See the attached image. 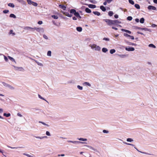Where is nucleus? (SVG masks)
Listing matches in <instances>:
<instances>
[{"mask_svg": "<svg viewBox=\"0 0 157 157\" xmlns=\"http://www.w3.org/2000/svg\"><path fill=\"white\" fill-rule=\"evenodd\" d=\"M89 46L92 49H94L96 51H100L101 49L100 47L95 44H90Z\"/></svg>", "mask_w": 157, "mask_h": 157, "instance_id": "f257e3e1", "label": "nucleus"}, {"mask_svg": "<svg viewBox=\"0 0 157 157\" xmlns=\"http://www.w3.org/2000/svg\"><path fill=\"white\" fill-rule=\"evenodd\" d=\"M34 29L36 30L37 31L40 33H43L44 32V29L43 28H36L35 27L34 28Z\"/></svg>", "mask_w": 157, "mask_h": 157, "instance_id": "f03ea898", "label": "nucleus"}, {"mask_svg": "<svg viewBox=\"0 0 157 157\" xmlns=\"http://www.w3.org/2000/svg\"><path fill=\"white\" fill-rule=\"evenodd\" d=\"M27 2L29 4H32L34 6H37V4L35 2H34L31 0H27Z\"/></svg>", "mask_w": 157, "mask_h": 157, "instance_id": "7ed1b4c3", "label": "nucleus"}, {"mask_svg": "<svg viewBox=\"0 0 157 157\" xmlns=\"http://www.w3.org/2000/svg\"><path fill=\"white\" fill-rule=\"evenodd\" d=\"M104 21L109 25H113V20L109 19H105Z\"/></svg>", "mask_w": 157, "mask_h": 157, "instance_id": "20e7f679", "label": "nucleus"}, {"mask_svg": "<svg viewBox=\"0 0 157 157\" xmlns=\"http://www.w3.org/2000/svg\"><path fill=\"white\" fill-rule=\"evenodd\" d=\"M13 67L14 68V69L15 70H18L19 71H23L24 70V69L21 67H17L14 66H13Z\"/></svg>", "mask_w": 157, "mask_h": 157, "instance_id": "39448f33", "label": "nucleus"}, {"mask_svg": "<svg viewBox=\"0 0 157 157\" xmlns=\"http://www.w3.org/2000/svg\"><path fill=\"white\" fill-rule=\"evenodd\" d=\"M125 50L128 51H133L135 50V49L132 47H125Z\"/></svg>", "mask_w": 157, "mask_h": 157, "instance_id": "423d86ee", "label": "nucleus"}, {"mask_svg": "<svg viewBox=\"0 0 157 157\" xmlns=\"http://www.w3.org/2000/svg\"><path fill=\"white\" fill-rule=\"evenodd\" d=\"M147 8L149 10H156V8L155 7L151 5L149 6Z\"/></svg>", "mask_w": 157, "mask_h": 157, "instance_id": "0eeeda50", "label": "nucleus"}, {"mask_svg": "<svg viewBox=\"0 0 157 157\" xmlns=\"http://www.w3.org/2000/svg\"><path fill=\"white\" fill-rule=\"evenodd\" d=\"M62 13H63V14L65 15L66 16L68 17H71L72 16V15L69 14V13L68 12L63 11L62 12Z\"/></svg>", "mask_w": 157, "mask_h": 157, "instance_id": "6e6552de", "label": "nucleus"}, {"mask_svg": "<svg viewBox=\"0 0 157 157\" xmlns=\"http://www.w3.org/2000/svg\"><path fill=\"white\" fill-rule=\"evenodd\" d=\"M35 137L36 138L40 139H42L44 138H47V137L46 136H35Z\"/></svg>", "mask_w": 157, "mask_h": 157, "instance_id": "1a4fd4ad", "label": "nucleus"}, {"mask_svg": "<svg viewBox=\"0 0 157 157\" xmlns=\"http://www.w3.org/2000/svg\"><path fill=\"white\" fill-rule=\"evenodd\" d=\"M72 143H73L74 144H76V143H79V144H86V143L85 142H81L79 141H72Z\"/></svg>", "mask_w": 157, "mask_h": 157, "instance_id": "9d476101", "label": "nucleus"}, {"mask_svg": "<svg viewBox=\"0 0 157 157\" xmlns=\"http://www.w3.org/2000/svg\"><path fill=\"white\" fill-rule=\"evenodd\" d=\"M24 29L25 30H29L30 29H34V28H32V27H29V26L25 27L24 28Z\"/></svg>", "mask_w": 157, "mask_h": 157, "instance_id": "9b49d317", "label": "nucleus"}, {"mask_svg": "<svg viewBox=\"0 0 157 157\" xmlns=\"http://www.w3.org/2000/svg\"><path fill=\"white\" fill-rule=\"evenodd\" d=\"M10 35H11L12 36H14L15 35V33L13 32V30H10L9 33Z\"/></svg>", "mask_w": 157, "mask_h": 157, "instance_id": "f8f14e48", "label": "nucleus"}, {"mask_svg": "<svg viewBox=\"0 0 157 157\" xmlns=\"http://www.w3.org/2000/svg\"><path fill=\"white\" fill-rule=\"evenodd\" d=\"M141 30H144L145 31H148L149 32H151V29L147 28H142V29H141Z\"/></svg>", "mask_w": 157, "mask_h": 157, "instance_id": "ddd939ff", "label": "nucleus"}, {"mask_svg": "<svg viewBox=\"0 0 157 157\" xmlns=\"http://www.w3.org/2000/svg\"><path fill=\"white\" fill-rule=\"evenodd\" d=\"M59 6L60 8H61L62 9H63V10H65L66 8V7L62 5H59Z\"/></svg>", "mask_w": 157, "mask_h": 157, "instance_id": "4468645a", "label": "nucleus"}, {"mask_svg": "<svg viewBox=\"0 0 157 157\" xmlns=\"http://www.w3.org/2000/svg\"><path fill=\"white\" fill-rule=\"evenodd\" d=\"M88 7L91 8H96V6L95 5H92V4H89L88 5Z\"/></svg>", "mask_w": 157, "mask_h": 157, "instance_id": "2eb2a0df", "label": "nucleus"}, {"mask_svg": "<svg viewBox=\"0 0 157 157\" xmlns=\"http://www.w3.org/2000/svg\"><path fill=\"white\" fill-rule=\"evenodd\" d=\"M100 9L103 11H106V9L105 7L103 6H100Z\"/></svg>", "mask_w": 157, "mask_h": 157, "instance_id": "dca6fc26", "label": "nucleus"}, {"mask_svg": "<svg viewBox=\"0 0 157 157\" xmlns=\"http://www.w3.org/2000/svg\"><path fill=\"white\" fill-rule=\"evenodd\" d=\"M7 87L11 90H14V88L13 86L9 84Z\"/></svg>", "mask_w": 157, "mask_h": 157, "instance_id": "f3484780", "label": "nucleus"}, {"mask_svg": "<svg viewBox=\"0 0 157 157\" xmlns=\"http://www.w3.org/2000/svg\"><path fill=\"white\" fill-rule=\"evenodd\" d=\"M76 30L78 32H81L82 31V29L81 27H78L76 28Z\"/></svg>", "mask_w": 157, "mask_h": 157, "instance_id": "a211bd4d", "label": "nucleus"}, {"mask_svg": "<svg viewBox=\"0 0 157 157\" xmlns=\"http://www.w3.org/2000/svg\"><path fill=\"white\" fill-rule=\"evenodd\" d=\"M83 85L84 86H90L91 85V84L88 82H85L83 83Z\"/></svg>", "mask_w": 157, "mask_h": 157, "instance_id": "6ab92c4d", "label": "nucleus"}, {"mask_svg": "<svg viewBox=\"0 0 157 157\" xmlns=\"http://www.w3.org/2000/svg\"><path fill=\"white\" fill-rule=\"evenodd\" d=\"M8 57L9 59L10 60L16 63V61H15V60L13 58H12L10 56H8Z\"/></svg>", "mask_w": 157, "mask_h": 157, "instance_id": "aec40b11", "label": "nucleus"}, {"mask_svg": "<svg viewBox=\"0 0 157 157\" xmlns=\"http://www.w3.org/2000/svg\"><path fill=\"white\" fill-rule=\"evenodd\" d=\"M35 62H36V63L38 64V65L40 66H43V64L42 63H40L39 62L36 61V60H35Z\"/></svg>", "mask_w": 157, "mask_h": 157, "instance_id": "412c9836", "label": "nucleus"}, {"mask_svg": "<svg viewBox=\"0 0 157 157\" xmlns=\"http://www.w3.org/2000/svg\"><path fill=\"white\" fill-rule=\"evenodd\" d=\"M85 11L88 13H90L91 12V10L88 8H86L85 10Z\"/></svg>", "mask_w": 157, "mask_h": 157, "instance_id": "4be33fe9", "label": "nucleus"}, {"mask_svg": "<svg viewBox=\"0 0 157 157\" xmlns=\"http://www.w3.org/2000/svg\"><path fill=\"white\" fill-rule=\"evenodd\" d=\"M113 25L120 23L119 21L117 20H113Z\"/></svg>", "mask_w": 157, "mask_h": 157, "instance_id": "5701e85b", "label": "nucleus"}, {"mask_svg": "<svg viewBox=\"0 0 157 157\" xmlns=\"http://www.w3.org/2000/svg\"><path fill=\"white\" fill-rule=\"evenodd\" d=\"M78 139L79 140L83 141H86L87 140V139H86V138H78Z\"/></svg>", "mask_w": 157, "mask_h": 157, "instance_id": "b1692460", "label": "nucleus"}, {"mask_svg": "<svg viewBox=\"0 0 157 157\" xmlns=\"http://www.w3.org/2000/svg\"><path fill=\"white\" fill-rule=\"evenodd\" d=\"M2 83L4 86L7 87L9 85V84H7L5 82H2Z\"/></svg>", "mask_w": 157, "mask_h": 157, "instance_id": "393cba45", "label": "nucleus"}, {"mask_svg": "<svg viewBox=\"0 0 157 157\" xmlns=\"http://www.w3.org/2000/svg\"><path fill=\"white\" fill-rule=\"evenodd\" d=\"M93 13L95 15H97V16H99L100 15V13L97 11H94Z\"/></svg>", "mask_w": 157, "mask_h": 157, "instance_id": "a878e982", "label": "nucleus"}, {"mask_svg": "<svg viewBox=\"0 0 157 157\" xmlns=\"http://www.w3.org/2000/svg\"><path fill=\"white\" fill-rule=\"evenodd\" d=\"M76 12V10L74 9H71L70 11V12L71 13L74 14Z\"/></svg>", "mask_w": 157, "mask_h": 157, "instance_id": "bb28decb", "label": "nucleus"}, {"mask_svg": "<svg viewBox=\"0 0 157 157\" xmlns=\"http://www.w3.org/2000/svg\"><path fill=\"white\" fill-rule=\"evenodd\" d=\"M126 141L127 142H132L133 141V140L132 138H128L127 139Z\"/></svg>", "mask_w": 157, "mask_h": 157, "instance_id": "cd10ccee", "label": "nucleus"}, {"mask_svg": "<svg viewBox=\"0 0 157 157\" xmlns=\"http://www.w3.org/2000/svg\"><path fill=\"white\" fill-rule=\"evenodd\" d=\"M102 52L105 53L106 52L108 51L107 49L104 48H102Z\"/></svg>", "mask_w": 157, "mask_h": 157, "instance_id": "c85d7f7f", "label": "nucleus"}, {"mask_svg": "<svg viewBox=\"0 0 157 157\" xmlns=\"http://www.w3.org/2000/svg\"><path fill=\"white\" fill-rule=\"evenodd\" d=\"M120 57H121V58H124L125 57H126V56L125 55H118Z\"/></svg>", "mask_w": 157, "mask_h": 157, "instance_id": "c756f323", "label": "nucleus"}, {"mask_svg": "<svg viewBox=\"0 0 157 157\" xmlns=\"http://www.w3.org/2000/svg\"><path fill=\"white\" fill-rule=\"evenodd\" d=\"M3 115L6 117H9L10 116V113H8L7 114H6V113H4Z\"/></svg>", "mask_w": 157, "mask_h": 157, "instance_id": "7c9ffc66", "label": "nucleus"}, {"mask_svg": "<svg viewBox=\"0 0 157 157\" xmlns=\"http://www.w3.org/2000/svg\"><path fill=\"white\" fill-rule=\"evenodd\" d=\"M47 55L48 56H51V51H48L47 53Z\"/></svg>", "mask_w": 157, "mask_h": 157, "instance_id": "2f4dec72", "label": "nucleus"}, {"mask_svg": "<svg viewBox=\"0 0 157 157\" xmlns=\"http://www.w3.org/2000/svg\"><path fill=\"white\" fill-rule=\"evenodd\" d=\"M115 52H116V51L115 49H112L110 50V53L111 54H113V53H115Z\"/></svg>", "mask_w": 157, "mask_h": 157, "instance_id": "473e14b6", "label": "nucleus"}, {"mask_svg": "<svg viewBox=\"0 0 157 157\" xmlns=\"http://www.w3.org/2000/svg\"><path fill=\"white\" fill-rule=\"evenodd\" d=\"M134 148L136 149V150L139 152L141 153H143V154H148V155H150V154H148V153H147L145 152H142V151H139L137 149L136 147H134Z\"/></svg>", "mask_w": 157, "mask_h": 157, "instance_id": "72a5a7b5", "label": "nucleus"}, {"mask_svg": "<svg viewBox=\"0 0 157 157\" xmlns=\"http://www.w3.org/2000/svg\"><path fill=\"white\" fill-rule=\"evenodd\" d=\"M52 17L56 19H57L58 18V17L57 16L54 15H52Z\"/></svg>", "mask_w": 157, "mask_h": 157, "instance_id": "f704fd0d", "label": "nucleus"}, {"mask_svg": "<svg viewBox=\"0 0 157 157\" xmlns=\"http://www.w3.org/2000/svg\"><path fill=\"white\" fill-rule=\"evenodd\" d=\"M8 6L10 7H14V5L12 3H10L8 4Z\"/></svg>", "mask_w": 157, "mask_h": 157, "instance_id": "c9c22d12", "label": "nucleus"}, {"mask_svg": "<svg viewBox=\"0 0 157 157\" xmlns=\"http://www.w3.org/2000/svg\"><path fill=\"white\" fill-rule=\"evenodd\" d=\"M10 17H13L14 18H16V16L13 14H11L10 15Z\"/></svg>", "mask_w": 157, "mask_h": 157, "instance_id": "e433bc0d", "label": "nucleus"}, {"mask_svg": "<svg viewBox=\"0 0 157 157\" xmlns=\"http://www.w3.org/2000/svg\"><path fill=\"white\" fill-rule=\"evenodd\" d=\"M113 14V13L112 11H110L108 12V15L110 16H112Z\"/></svg>", "mask_w": 157, "mask_h": 157, "instance_id": "4c0bfd02", "label": "nucleus"}, {"mask_svg": "<svg viewBox=\"0 0 157 157\" xmlns=\"http://www.w3.org/2000/svg\"><path fill=\"white\" fill-rule=\"evenodd\" d=\"M144 18H142L140 20V22L141 23H143L144 22Z\"/></svg>", "mask_w": 157, "mask_h": 157, "instance_id": "58836bf2", "label": "nucleus"}, {"mask_svg": "<svg viewBox=\"0 0 157 157\" xmlns=\"http://www.w3.org/2000/svg\"><path fill=\"white\" fill-rule=\"evenodd\" d=\"M39 123H41L42 124H43V125H46V126H49V125L47 124H46V123H45L44 122H42V121H39Z\"/></svg>", "mask_w": 157, "mask_h": 157, "instance_id": "ea45409f", "label": "nucleus"}, {"mask_svg": "<svg viewBox=\"0 0 157 157\" xmlns=\"http://www.w3.org/2000/svg\"><path fill=\"white\" fill-rule=\"evenodd\" d=\"M149 47H152L154 48H156L155 46L152 44H149Z\"/></svg>", "mask_w": 157, "mask_h": 157, "instance_id": "a19ab883", "label": "nucleus"}, {"mask_svg": "<svg viewBox=\"0 0 157 157\" xmlns=\"http://www.w3.org/2000/svg\"><path fill=\"white\" fill-rule=\"evenodd\" d=\"M123 143L125 144H127V145H132L133 146H134V145L133 144H129V143H127V142H123Z\"/></svg>", "mask_w": 157, "mask_h": 157, "instance_id": "79ce46f5", "label": "nucleus"}, {"mask_svg": "<svg viewBox=\"0 0 157 157\" xmlns=\"http://www.w3.org/2000/svg\"><path fill=\"white\" fill-rule=\"evenodd\" d=\"M3 110L2 109L0 108V113H2L3 112ZM0 118L1 119H3V118L0 116Z\"/></svg>", "mask_w": 157, "mask_h": 157, "instance_id": "37998d69", "label": "nucleus"}, {"mask_svg": "<svg viewBox=\"0 0 157 157\" xmlns=\"http://www.w3.org/2000/svg\"><path fill=\"white\" fill-rule=\"evenodd\" d=\"M135 6L136 8L137 9H139L140 8V6L138 4H136L135 5Z\"/></svg>", "mask_w": 157, "mask_h": 157, "instance_id": "c03bdc74", "label": "nucleus"}, {"mask_svg": "<svg viewBox=\"0 0 157 157\" xmlns=\"http://www.w3.org/2000/svg\"><path fill=\"white\" fill-rule=\"evenodd\" d=\"M128 44L129 45L135 46L136 45V44L131 42H128Z\"/></svg>", "mask_w": 157, "mask_h": 157, "instance_id": "a18cd8bd", "label": "nucleus"}, {"mask_svg": "<svg viewBox=\"0 0 157 157\" xmlns=\"http://www.w3.org/2000/svg\"><path fill=\"white\" fill-rule=\"evenodd\" d=\"M132 18L131 16H128L127 18V19L128 21H131L132 20Z\"/></svg>", "mask_w": 157, "mask_h": 157, "instance_id": "49530a36", "label": "nucleus"}, {"mask_svg": "<svg viewBox=\"0 0 157 157\" xmlns=\"http://www.w3.org/2000/svg\"><path fill=\"white\" fill-rule=\"evenodd\" d=\"M129 3L132 5H134V2L132 0H128Z\"/></svg>", "mask_w": 157, "mask_h": 157, "instance_id": "de8ad7c7", "label": "nucleus"}, {"mask_svg": "<svg viewBox=\"0 0 157 157\" xmlns=\"http://www.w3.org/2000/svg\"><path fill=\"white\" fill-rule=\"evenodd\" d=\"M77 17L79 16V14L78 12H76L74 14Z\"/></svg>", "mask_w": 157, "mask_h": 157, "instance_id": "09e8293b", "label": "nucleus"}, {"mask_svg": "<svg viewBox=\"0 0 157 157\" xmlns=\"http://www.w3.org/2000/svg\"><path fill=\"white\" fill-rule=\"evenodd\" d=\"M43 38L46 40H48V36L45 35L44 34L43 35Z\"/></svg>", "mask_w": 157, "mask_h": 157, "instance_id": "8fccbe9b", "label": "nucleus"}, {"mask_svg": "<svg viewBox=\"0 0 157 157\" xmlns=\"http://www.w3.org/2000/svg\"><path fill=\"white\" fill-rule=\"evenodd\" d=\"M77 88L78 89L80 90H82L83 89L82 86H80L79 85L77 86Z\"/></svg>", "mask_w": 157, "mask_h": 157, "instance_id": "3c124183", "label": "nucleus"}, {"mask_svg": "<svg viewBox=\"0 0 157 157\" xmlns=\"http://www.w3.org/2000/svg\"><path fill=\"white\" fill-rule=\"evenodd\" d=\"M38 97H39V98H40L41 99H43V100L45 101H47L44 98H43L42 97H41L40 95H38Z\"/></svg>", "mask_w": 157, "mask_h": 157, "instance_id": "603ef678", "label": "nucleus"}, {"mask_svg": "<svg viewBox=\"0 0 157 157\" xmlns=\"http://www.w3.org/2000/svg\"><path fill=\"white\" fill-rule=\"evenodd\" d=\"M87 147H88L89 148H90V149H91V150H92L94 151H96V150L93 147H91V146H87Z\"/></svg>", "mask_w": 157, "mask_h": 157, "instance_id": "864d4df0", "label": "nucleus"}, {"mask_svg": "<svg viewBox=\"0 0 157 157\" xmlns=\"http://www.w3.org/2000/svg\"><path fill=\"white\" fill-rule=\"evenodd\" d=\"M46 134L48 136H51V134H50V132L48 131H46Z\"/></svg>", "mask_w": 157, "mask_h": 157, "instance_id": "5fc2aeb1", "label": "nucleus"}, {"mask_svg": "<svg viewBox=\"0 0 157 157\" xmlns=\"http://www.w3.org/2000/svg\"><path fill=\"white\" fill-rule=\"evenodd\" d=\"M9 12V11L8 10H5L3 11V13H7Z\"/></svg>", "mask_w": 157, "mask_h": 157, "instance_id": "6e6d98bb", "label": "nucleus"}, {"mask_svg": "<svg viewBox=\"0 0 157 157\" xmlns=\"http://www.w3.org/2000/svg\"><path fill=\"white\" fill-rule=\"evenodd\" d=\"M124 35L126 37H129L130 35L126 33H124Z\"/></svg>", "mask_w": 157, "mask_h": 157, "instance_id": "4d7b16f0", "label": "nucleus"}, {"mask_svg": "<svg viewBox=\"0 0 157 157\" xmlns=\"http://www.w3.org/2000/svg\"><path fill=\"white\" fill-rule=\"evenodd\" d=\"M103 40L109 41V39L108 38L105 37L103 39Z\"/></svg>", "mask_w": 157, "mask_h": 157, "instance_id": "13d9d810", "label": "nucleus"}, {"mask_svg": "<svg viewBox=\"0 0 157 157\" xmlns=\"http://www.w3.org/2000/svg\"><path fill=\"white\" fill-rule=\"evenodd\" d=\"M4 56V59L5 60L6 62L8 61V59L7 58L6 56Z\"/></svg>", "mask_w": 157, "mask_h": 157, "instance_id": "bf43d9fd", "label": "nucleus"}, {"mask_svg": "<svg viewBox=\"0 0 157 157\" xmlns=\"http://www.w3.org/2000/svg\"><path fill=\"white\" fill-rule=\"evenodd\" d=\"M103 132L104 133H108L109 132V131L105 130H104L103 131Z\"/></svg>", "mask_w": 157, "mask_h": 157, "instance_id": "052dcab7", "label": "nucleus"}, {"mask_svg": "<svg viewBox=\"0 0 157 157\" xmlns=\"http://www.w3.org/2000/svg\"><path fill=\"white\" fill-rule=\"evenodd\" d=\"M121 30L122 31H124L126 33H128V31L129 30H125V29H121Z\"/></svg>", "mask_w": 157, "mask_h": 157, "instance_id": "680f3d73", "label": "nucleus"}, {"mask_svg": "<svg viewBox=\"0 0 157 157\" xmlns=\"http://www.w3.org/2000/svg\"><path fill=\"white\" fill-rule=\"evenodd\" d=\"M106 1L108 3H110L111 2L113 1V0H106Z\"/></svg>", "mask_w": 157, "mask_h": 157, "instance_id": "e2e57ef3", "label": "nucleus"}, {"mask_svg": "<svg viewBox=\"0 0 157 157\" xmlns=\"http://www.w3.org/2000/svg\"><path fill=\"white\" fill-rule=\"evenodd\" d=\"M17 115L20 117H22V115L20 114L19 113H17Z\"/></svg>", "mask_w": 157, "mask_h": 157, "instance_id": "0e129e2a", "label": "nucleus"}, {"mask_svg": "<svg viewBox=\"0 0 157 157\" xmlns=\"http://www.w3.org/2000/svg\"><path fill=\"white\" fill-rule=\"evenodd\" d=\"M42 23L43 22L42 21H39L38 22V23L39 25H41L42 24Z\"/></svg>", "mask_w": 157, "mask_h": 157, "instance_id": "69168bd1", "label": "nucleus"}, {"mask_svg": "<svg viewBox=\"0 0 157 157\" xmlns=\"http://www.w3.org/2000/svg\"><path fill=\"white\" fill-rule=\"evenodd\" d=\"M129 37H130V38L132 40H134V37L133 36H131L130 35Z\"/></svg>", "mask_w": 157, "mask_h": 157, "instance_id": "338daca9", "label": "nucleus"}, {"mask_svg": "<svg viewBox=\"0 0 157 157\" xmlns=\"http://www.w3.org/2000/svg\"><path fill=\"white\" fill-rule=\"evenodd\" d=\"M135 21L137 22H139V20L138 18H136V19H135Z\"/></svg>", "mask_w": 157, "mask_h": 157, "instance_id": "774afa93", "label": "nucleus"}]
</instances>
